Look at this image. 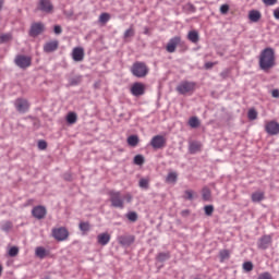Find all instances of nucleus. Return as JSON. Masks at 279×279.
<instances>
[{"label":"nucleus","mask_w":279,"mask_h":279,"mask_svg":"<svg viewBox=\"0 0 279 279\" xmlns=\"http://www.w3.org/2000/svg\"><path fill=\"white\" fill-rule=\"evenodd\" d=\"M276 66V52L274 48H265L259 54V69L269 71Z\"/></svg>","instance_id":"obj_1"},{"label":"nucleus","mask_w":279,"mask_h":279,"mask_svg":"<svg viewBox=\"0 0 279 279\" xmlns=\"http://www.w3.org/2000/svg\"><path fill=\"white\" fill-rule=\"evenodd\" d=\"M131 73L134 77H147V75H149V68L145 62L136 61L131 66Z\"/></svg>","instance_id":"obj_2"},{"label":"nucleus","mask_w":279,"mask_h":279,"mask_svg":"<svg viewBox=\"0 0 279 279\" xmlns=\"http://www.w3.org/2000/svg\"><path fill=\"white\" fill-rule=\"evenodd\" d=\"M195 88H197V84L195 82L182 81L175 88L179 95H192L195 93Z\"/></svg>","instance_id":"obj_3"},{"label":"nucleus","mask_w":279,"mask_h":279,"mask_svg":"<svg viewBox=\"0 0 279 279\" xmlns=\"http://www.w3.org/2000/svg\"><path fill=\"white\" fill-rule=\"evenodd\" d=\"M109 196H110L111 206L113 208H120L121 210L125 208V203L123 202V198H121V192L110 191Z\"/></svg>","instance_id":"obj_4"},{"label":"nucleus","mask_w":279,"mask_h":279,"mask_svg":"<svg viewBox=\"0 0 279 279\" xmlns=\"http://www.w3.org/2000/svg\"><path fill=\"white\" fill-rule=\"evenodd\" d=\"M14 63L19 69H29V66H32V57L17 54L14 59Z\"/></svg>","instance_id":"obj_5"},{"label":"nucleus","mask_w":279,"mask_h":279,"mask_svg":"<svg viewBox=\"0 0 279 279\" xmlns=\"http://www.w3.org/2000/svg\"><path fill=\"white\" fill-rule=\"evenodd\" d=\"M36 10L38 12H44V14H52L53 3H51V0H39Z\"/></svg>","instance_id":"obj_6"},{"label":"nucleus","mask_w":279,"mask_h":279,"mask_svg":"<svg viewBox=\"0 0 279 279\" xmlns=\"http://www.w3.org/2000/svg\"><path fill=\"white\" fill-rule=\"evenodd\" d=\"M150 145L153 149H165L167 147V138L162 135H155L150 141Z\"/></svg>","instance_id":"obj_7"},{"label":"nucleus","mask_w":279,"mask_h":279,"mask_svg":"<svg viewBox=\"0 0 279 279\" xmlns=\"http://www.w3.org/2000/svg\"><path fill=\"white\" fill-rule=\"evenodd\" d=\"M52 236L56 241H66L69 239V230L64 227L52 229Z\"/></svg>","instance_id":"obj_8"},{"label":"nucleus","mask_w":279,"mask_h":279,"mask_svg":"<svg viewBox=\"0 0 279 279\" xmlns=\"http://www.w3.org/2000/svg\"><path fill=\"white\" fill-rule=\"evenodd\" d=\"M43 32H45V24L41 22H35L31 25L29 36H32V38H36V36H40Z\"/></svg>","instance_id":"obj_9"},{"label":"nucleus","mask_w":279,"mask_h":279,"mask_svg":"<svg viewBox=\"0 0 279 279\" xmlns=\"http://www.w3.org/2000/svg\"><path fill=\"white\" fill-rule=\"evenodd\" d=\"M265 131L270 136H278V134H279V123L274 121V120L266 122Z\"/></svg>","instance_id":"obj_10"},{"label":"nucleus","mask_w":279,"mask_h":279,"mask_svg":"<svg viewBox=\"0 0 279 279\" xmlns=\"http://www.w3.org/2000/svg\"><path fill=\"white\" fill-rule=\"evenodd\" d=\"M180 43H182L181 36L172 37L166 46V50L168 51V53H175V49H178V45H180Z\"/></svg>","instance_id":"obj_11"},{"label":"nucleus","mask_w":279,"mask_h":279,"mask_svg":"<svg viewBox=\"0 0 279 279\" xmlns=\"http://www.w3.org/2000/svg\"><path fill=\"white\" fill-rule=\"evenodd\" d=\"M17 112L25 113L29 110V102L25 98H17L14 102Z\"/></svg>","instance_id":"obj_12"},{"label":"nucleus","mask_w":279,"mask_h":279,"mask_svg":"<svg viewBox=\"0 0 279 279\" xmlns=\"http://www.w3.org/2000/svg\"><path fill=\"white\" fill-rule=\"evenodd\" d=\"M130 90L133 97H142V95H145V84L138 82L134 83Z\"/></svg>","instance_id":"obj_13"},{"label":"nucleus","mask_w":279,"mask_h":279,"mask_svg":"<svg viewBox=\"0 0 279 279\" xmlns=\"http://www.w3.org/2000/svg\"><path fill=\"white\" fill-rule=\"evenodd\" d=\"M134 241H136V236H134V235H120V236H118V243L122 247H130V245H133Z\"/></svg>","instance_id":"obj_14"},{"label":"nucleus","mask_w":279,"mask_h":279,"mask_svg":"<svg viewBox=\"0 0 279 279\" xmlns=\"http://www.w3.org/2000/svg\"><path fill=\"white\" fill-rule=\"evenodd\" d=\"M32 215L35 219H45V217H47V208L44 206H36L33 208Z\"/></svg>","instance_id":"obj_15"},{"label":"nucleus","mask_w":279,"mask_h":279,"mask_svg":"<svg viewBox=\"0 0 279 279\" xmlns=\"http://www.w3.org/2000/svg\"><path fill=\"white\" fill-rule=\"evenodd\" d=\"M72 60H74V62H82V61H84V48L75 47L72 50Z\"/></svg>","instance_id":"obj_16"},{"label":"nucleus","mask_w":279,"mask_h":279,"mask_svg":"<svg viewBox=\"0 0 279 279\" xmlns=\"http://www.w3.org/2000/svg\"><path fill=\"white\" fill-rule=\"evenodd\" d=\"M271 235H263L257 243V247L259 250H267V247H269V245L271 244Z\"/></svg>","instance_id":"obj_17"},{"label":"nucleus","mask_w":279,"mask_h":279,"mask_svg":"<svg viewBox=\"0 0 279 279\" xmlns=\"http://www.w3.org/2000/svg\"><path fill=\"white\" fill-rule=\"evenodd\" d=\"M263 19V14L258 10H251L248 12V20L251 23H258Z\"/></svg>","instance_id":"obj_18"},{"label":"nucleus","mask_w":279,"mask_h":279,"mask_svg":"<svg viewBox=\"0 0 279 279\" xmlns=\"http://www.w3.org/2000/svg\"><path fill=\"white\" fill-rule=\"evenodd\" d=\"M58 49V40H53L50 43L45 44L44 51L46 53H51Z\"/></svg>","instance_id":"obj_19"},{"label":"nucleus","mask_w":279,"mask_h":279,"mask_svg":"<svg viewBox=\"0 0 279 279\" xmlns=\"http://www.w3.org/2000/svg\"><path fill=\"white\" fill-rule=\"evenodd\" d=\"M35 256H37V258H47V256H49V251L43 246H38L35 248Z\"/></svg>","instance_id":"obj_20"},{"label":"nucleus","mask_w":279,"mask_h":279,"mask_svg":"<svg viewBox=\"0 0 279 279\" xmlns=\"http://www.w3.org/2000/svg\"><path fill=\"white\" fill-rule=\"evenodd\" d=\"M99 245H108L110 243V233H100L97 236Z\"/></svg>","instance_id":"obj_21"},{"label":"nucleus","mask_w":279,"mask_h":279,"mask_svg":"<svg viewBox=\"0 0 279 279\" xmlns=\"http://www.w3.org/2000/svg\"><path fill=\"white\" fill-rule=\"evenodd\" d=\"M175 182H178V172L175 171L169 172L166 177V183L175 184Z\"/></svg>","instance_id":"obj_22"},{"label":"nucleus","mask_w":279,"mask_h":279,"mask_svg":"<svg viewBox=\"0 0 279 279\" xmlns=\"http://www.w3.org/2000/svg\"><path fill=\"white\" fill-rule=\"evenodd\" d=\"M251 199L254 203L263 202V199H265V192H260V191L254 192L251 195Z\"/></svg>","instance_id":"obj_23"},{"label":"nucleus","mask_w":279,"mask_h":279,"mask_svg":"<svg viewBox=\"0 0 279 279\" xmlns=\"http://www.w3.org/2000/svg\"><path fill=\"white\" fill-rule=\"evenodd\" d=\"M187 40H189L190 43H194V44L199 43V33H197V31H191V32L187 34Z\"/></svg>","instance_id":"obj_24"},{"label":"nucleus","mask_w":279,"mask_h":279,"mask_svg":"<svg viewBox=\"0 0 279 279\" xmlns=\"http://www.w3.org/2000/svg\"><path fill=\"white\" fill-rule=\"evenodd\" d=\"M197 151H202V143L191 142L190 143V154H197Z\"/></svg>","instance_id":"obj_25"},{"label":"nucleus","mask_w":279,"mask_h":279,"mask_svg":"<svg viewBox=\"0 0 279 279\" xmlns=\"http://www.w3.org/2000/svg\"><path fill=\"white\" fill-rule=\"evenodd\" d=\"M126 143L130 147H136L138 143H141V140L137 137V135H130Z\"/></svg>","instance_id":"obj_26"},{"label":"nucleus","mask_w":279,"mask_h":279,"mask_svg":"<svg viewBox=\"0 0 279 279\" xmlns=\"http://www.w3.org/2000/svg\"><path fill=\"white\" fill-rule=\"evenodd\" d=\"M169 258H171V253L166 252V253H159L156 257V260H158L159 263H165V260H169Z\"/></svg>","instance_id":"obj_27"},{"label":"nucleus","mask_w":279,"mask_h":279,"mask_svg":"<svg viewBox=\"0 0 279 279\" xmlns=\"http://www.w3.org/2000/svg\"><path fill=\"white\" fill-rule=\"evenodd\" d=\"M110 21V13H101L98 17V22L101 23V25H106Z\"/></svg>","instance_id":"obj_28"},{"label":"nucleus","mask_w":279,"mask_h":279,"mask_svg":"<svg viewBox=\"0 0 279 279\" xmlns=\"http://www.w3.org/2000/svg\"><path fill=\"white\" fill-rule=\"evenodd\" d=\"M66 121H68L71 125H73V123H77V113H75V112H70V113H68V116H66Z\"/></svg>","instance_id":"obj_29"},{"label":"nucleus","mask_w":279,"mask_h":279,"mask_svg":"<svg viewBox=\"0 0 279 279\" xmlns=\"http://www.w3.org/2000/svg\"><path fill=\"white\" fill-rule=\"evenodd\" d=\"M202 195H203L204 202H210V197H211L210 189L204 187L202 191Z\"/></svg>","instance_id":"obj_30"},{"label":"nucleus","mask_w":279,"mask_h":279,"mask_svg":"<svg viewBox=\"0 0 279 279\" xmlns=\"http://www.w3.org/2000/svg\"><path fill=\"white\" fill-rule=\"evenodd\" d=\"M126 219H129V221H132L134 223L138 221V214H136V211H130L126 214Z\"/></svg>","instance_id":"obj_31"},{"label":"nucleus","mask_w":279,"mask_h":279,"mask_svg":"<svg viewBox=\"0 0 279 279\" xmlns=\"http://www.w3.org/2000/svg\"><path fill=\"white\" fill-rule=\"evenodd\" d=\"M219 256H220V263H223V260H228V258H230V251L222 250L219 252Z\"/></svg>","instance_id":"obj_32"},{"label":"nucleus","mask_w":279,"mask_h":279,"mask_svg":"<svg viewBox=\"0 0 279 279\" xmlns=\"http://www.w3.org/2000/svg\"><path fill=\"white\" fill-rule=\"evenodd\" d=\"M247 118L250 119V121H256V119H258V112L256 111V109H250Z\"/></svg>","instance_id":"obj_33"},{"label":"nucleus","mask_w":279,"mask_h":279,"mask_svg":"<svg viewBox=\"0 0 279 279\" xmlns=\"http://www.w3.org/2000/svg\"><path fill=\"white\" fill-rule=\"evenodd\" d=\"M190 128H199V119L197 117H192L189 120Z\"/></svg>","instance_id":"obj_34"},{"label":"nucleus","mask_w":279,"mask_h":279,"mask_svg":"<svg viewBox=\"0 0 279 279\" xmlns=\"http://www.w3.org/2000/svg\"><path fill=\"white\" fill-rule=\"evenodd\" d=\"M204 211H205V215H207V217H210V216H213V213H215V206L206 205L204 207Z\"/></svg>","instance_id":"obj_35"},{"label":"nucleus","mask_w":279,"mask_h":279,"mask_svg":"<svg viewBox=\"0 0 279 279\" xmlns=\"http://www.w3.org/2000/svg\"><path fill=\"white\" fill-rule=\"evenodd\" d=\"M80 231L81 232H88L90 230V223L88 222H81L78 225Z\"/></svg>","instance_id":"obj_36"},{"label":"nucleus","mask_w":279,"mask_h":279,"mask_svg":"<svg viewBox=\"0 0 279 279\" xmlns=\"http://www.w3.org/2000/svg\"><path fill=\"white\" fill-rule=\"evenodd\" d=\"M134 165H145V157H143V155H136L134 157Z\"/></svg>","instance_id":"obj_37"},{"label":"nucleus","mask_w":279,"mask_h":279,"mask_svg":"<svg viewBox=\"0 0 279 279\" xmlns=\"http://www.w3.org/2000/svg\"><path fill=\"white\" fill-rule=\"evenodd\" d=\"M9 256H11V258L19 256V246H12L9 248Z\"/></svg>","instance_id":"obj_38"},{"label":"nucleus","mask_w":279,"mask_h":279,"mask_svg":"<svg viewBox=\"0 0 279 279\" xmlns=\"http://www.w3.org/2000/svg\"><path fill=\"white\" fill-rule=\"evenodd\" d=\"M138 186L141 189H149V179H141Z\"/></svg>","instance_id":"obj_39"},{"label":"nucleus","mask_w":279,"mask_h":279,"mask_svg":"<svg viewBox=\"0 0 279 279\" xmlns=\"http://www.w3.org/2000/svg\"><path fill=\"white\" fill-rule=\"evenodd\" d=\"M12 40L11 34H4L0 36V43H10Z\"/></svg>","instance_id":"obj_40"},{"label":"nucleus","mask_w":279,"mask_h":279,"mask_svg":"<svg viewBox=\"0 0 279 279\" xmlns=\"http://www.w3.org/2000/svg\"><path fill=\"white\" fill-rule=\"evenodd\" d=\"M1 230H3V232H10V230H12V222L7 221L2 225Z\"/></svg>","instance_id":"obj_41"},{"label":"nucleus","mask_w":279,"mask_h":279,"mask_svg":"<svg viewBox=\"0 0 279 279\" xmlns=\"http://www.w3.org/2000/svg\"><path fill=\"white\" fill-rule=\"evenodd\" d=\"M244 271H252L254 269V264L252 262H245L243 264Z\"/></svg>","instance_id":"obj_42"},{"label":"nucleus","mask_w":279,"mask_h":279,"mask_svg":"<svg viewBox=\"0 0 279 279\" xmlns=\"http://www.w3.org/2000/svg\"><path fill=\"white\" fill-rule=\"evenodd\" d=\"M132 36H134V28L131 27L125 31L124 38H132Z\"/></svg>","instance_id":"obj_43"},{"label":"nucleus","mask_w":279,"mask_h":279,"mask_svg":"<svg viewBox=\"0 0 279 279\" xmlns=\"http://www.w3.org/2000/svg\"><path fill=\"white\" fill-rule=\"evenodd\" d=\"M229 10H230V5H228V4H222L220 7L221 14H228Z\"/></svg>","instance_id":"obj_44"},{"label":"nucleus","mask_w":279,"mask_h":279,"mask_svg":"<svg viewBox=\"0 0 279 279\" xmlns=\"http://www.w3.org/2000/svg\"><path fill=\"white\" fill-rule=\"evenodd\" d=\"M257 279H274V278L271 277V274H269V272H263V274H260V275L257 277Z\"/></svg>","instance_id":"obj_45"},{"label":"nucleus","mask_w":279,"mask_h":279,"mask_svg":"<svg viewBox=\"0 0 279 279\" xmlns=\"http://www.w3.org/2000/svg\"><path fill=\"white\" fill-rule=\"evenodd\" d=\"M38 149H41V150H45V149H47V142H45V141H39L38 142Z\"/></svg>","instance_id":"obj_46"},{"label":"nucleus","mask_w":279,"mask_h":279,"mask_svg":"<svg viewBox=\"0 0 279 279\" xmlns=\"http://www.w3.org/2000/svg\"><path fill=\"white\" fill-rule=\"evenodd\" d=\"M123 199H124V202H126L128 204H131V203H132V199H133V196H132L130 193H126V194L123 196Z\"/></svg>","instance_id":"obj_47"},{"label":"nucleus","mask_w":279,"mask_h":279,"mask_svg":"<svg viewBox=\"0 0 279 279\" xmlns=\"http://www.w3.org/2000/svg\"><path fill=\"white\" fill-rule=\"evenodd\" d=\"M265 5H276L278 3V0H263Z\"/></svg>","instance_id":"obj_48"},{"label":"nucleus","mask_w":279,"mask_h":279,"mask_svg":"<svg viewBox=\"0 0 279 279\" xmlns=\"http://www.w3.org/2000/svg\"><path fill=\"white\" fill-rule=\"evenodd\" d=\"M185 199H193V191L187 190L185 191Z\"/></svg>","instance_id":"obj_49"},{"label":"nucleus","mask_w":279,"mask_h":279,"mask_svg":"<svg viewBox=\"0 0 279 279\" xmlns=\"http://www.w3.org/2000/svg\"><path fill=\"white\" fill-rule=\"evenodd\" d=\"M80 82H82V78H81V77L73 78V80L71 81V85H72V86H77V84H80Z\"/></svg>","instance_id":"obj_50"},{"label":"nucleus","mask_w":279,"mask_h":279,"mask_svg":"<svg viewBox=\"0 0 279 279\" xmlns=\"http://www.w3.org/2000/svg\"><path fill=\"white\" fill-rule=\"evenodd\" d=\"M215 64H219V62H207V63H205V69H213V66H215Z\"/></svg>","instance_id":"obj_51"},{"label":"nucleus","mask_w":279,"mask_h":279,"mask_svg":"<svg viewBox=\"0 0 279 279\" xmlns=\"http://www.w3.org/2000/svg\"><path fill=\"white\" fill-rule=\"evenodd\" d=\"M271 96H272L275 99H278V98H279V89H272Z\"/></svg>","instance_id":"obj_52"},{"label":"nucleus","mask_w":279,"mask_h":279,"mask_svg":"<svg viewBox=\"0 0 279 279\" xmlns=\"http://www.w3.org/2000/svg\"><path fill=\"white\" fill-rule=\"evenodd\" d=\"M54 34H62V27L60 25L54 26Z\"/></svg>","instance_id":"obj_53"},{"label":"nucleus","mask_w":279,"mask_h":279,"mask_svg":"<svg viewBox=\"0 0 279 279\" xmlns=\"http://www.w3.org/2000/svg\"><path fill=\"white\" fill-rule=\"evenodd\" d=\"M190 213L191 211H189V209H185V210L181 211V215H182V217H189Z\"/></svg>","instance_id":"obj_54"},{"label":"nucleus","mask_w":279,"mask_h":279,"mask_svg":"<svg viewBox=\"0 0 279 279\" xmlns=\"http://www.w3.org/2000/svg\"><path fill=\"white\" fill-rule=\"evenodd\" d=\"M3 0H0V12H1V10H3Z\"/></svg>","instance_id":"obj_55"},{"label":"nucleus","mask_w":279,"mask_h":279,"mask_svg":"<svg viewBox=\"0 0 279 279\" xmlns=\"http://www.w3.org/2000/svg\"><path fill=\"white\" fill-rule=\"evenodd\" d=\"M144 34H146V36L149 35V28L146 27V28L144 29Z\"/></svg>","instance_id":"obj_56"},{"label":"nucleus","mask_w":279,"mask_h":279,"mask_svg":"<svg viewBox=\"0 0 279 279\" xmlns=\"http://www.w3.org/2000/svg\"><path fill=\"white\" fill-rule=\"evenodd\" d=\"M3 274V266L0 265V276Z\"/></svg>","instance_id":"obj_57"}]
</instances>
